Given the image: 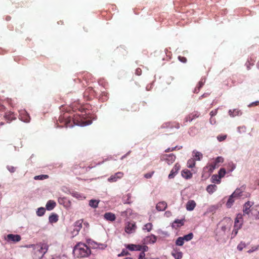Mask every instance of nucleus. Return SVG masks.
<instances>
[{"instance_id": "obj_35", "label": "nucleus", "mask_w": 259, "mask_h": 259, "mask_svg": "<svg viewBox=\"0 0 259 259\" xmlns=\"http://www.w3.org/2000/svg\"><path fill=\"white\" fill-rule=\"evenodd\" d=\"M49 178V176L47 175H41L39 176H35L34 179L35 180H42L47 179Z\"/></svg>"}, {"instance_id": "obj_40", "label": "nucleus", "mask_w": 259, "mask_h": 259, "mask_svg": "<svg viewBox=\"0 0 259 259\" xmlns=\"http://www.w3.org/2000/svg\"><path fill=\"white\" fill-rule=\"evenodd\" d=\"M226 174V170L225 168H221L219 171V179H221L223 177H224L225 175Z\"/></svg>"}, {"instance_id": "obj_1", "label": "nucleus", "mask_w": 259, "mask_h": 259, "mask_svg": "<svg viewBox=\"0 0 259 259\" xmlns=\"http://www.w3.org/2000/svg\"><path fill=\"white\" fill-rule=\"evenodd\" d=\"M59 121L63 124L61 125L66 127H72L73 124L83 126L87 124L86 121H84L83 118L79 114H76L73 116H68V114L65 113L62 116L59 118Z\"/></svg>"}, {"instance_id": "obj_27", "label": "nucleus", "mask_w": 259, "mask_h": 259, "mask_svg": "<svg viewBox=\"0 0 259 259\" xmlns=\"http://www.w3.org/2000/svg\"><path fill=\"white\" fill-rule=\"evenodd\" d=\"M49 219L51 223H55L58 221V216L56 214H52L49 217Z\"/></svg>"}, {"instance_id": "obj_46", "label": "nucleus", "mask_w": 259, "mask_h": 259, "mask_svg": "<svg viewBox=\"0 0 259 259\" xmlns=\"http://www.w3.org/2000/svg\"><path fill=\"white\" fill-rule=\"evenodd\" d=\"M154 173V171H152L150 172H148L147 174H145L144 175V177L146 179H150L152 177Z\"/></svg>"}, {"instance_id": "obj_14", "label": "nucleus", "mask_w": 259, "mask_h": 259, "mask_svg": "<svg viewBox=\"0 0 259 259\" xmlns=\"http://www.w3.org/2000/svg\"><path fill=\"white\" fill-rule=\"evenodd\" d=\"M20 119L26 122H28L30 121V117L28 114V113L25 110L22 111L20 113Z\"/></svg>"}, {"instance_id": "obj_3", "label": "nucleus", "mask_w": 259, "mask_h": 259, "mask_svg": "<svg viewBox=\"0 0 259 259\" xmlns=\"http://www.w3.org/2000/svg\"><path fill=\"white\" fill-rule=\"evenodd\" d=\"M34 253L38 257H42L48 250V245L46 244H37L34 248Z\"/></svg>"}, {"instance_id": "obj_12", "label": "nucleus", "mask_w": 259, "mask_h": 259, "mask_svg": "<svg viewBox=\"0 0 259 259\" xmlns=\"http://www.w3.org/2000/svg\"><path fill=\"white\" fill-rule=\"evenodd\" d=\"M243 220L241 214H238L235 220L234 227L235 228H240L242 225Z\"/></svg>"}, {"instance_id": "obj_18", "label": "nucleus", "mask_w": 259, "mask_h": 259, "mask_svg": "<svg viewBox=\"0 0 259 259\" xmlns=\"http://www.w3.org/2000/svg\"><path fill=\"white\" fill-rule=\"evenodd\" d=\"M245 187L242 186L240 188H237L233 193L232 196H234L235 197L242 196V193L244 191Z\"/></svg>"}, {"instance_id": "obj_30", "label": "nucleus", "mask_w": 259, "mask_h": 259, "mask_svg": "<svg viewBox=\"0 0 259 259\" xmlns=\"http://www.w3.org/2000/svg\"><path fill=\"white\" fill-rule=\"evenodd\" d=\"M234 197H235L234 196H232V194L230 196L228 201L226 203V206H227V207L230 208L232 206L234 202Z\"/></svg>"}, {"instance_id": "obj_37", "label": "nucleus", "mask_w": 259, "mask_h": 259, "mask_svg": "<svg viewBox=\"0 0 259 259\" xmlns=\"http://www.w3.org/2000/svg\"><path fill=\"white\" fill-rule=\"evenodd\" d=\"M223 162L224 158L221 156L218 157L214 161V162L217 165H218V167L219 166L220 163H223Z\"/></svg>"}, {"instance_id": "obj_19", "label": "nucleus", "mask_w": 259, "mask_h": 259, "mask_svg": "<svg viewBox=\"0 0 259 259\" xmlns=\"http://www.w3.org/2000/svg\"><path fill=\"white\" fill-rule=\"evenodd\" d=\"M5 118L8 121H11L16 119V116L14 113L11 111H9L6 113Z\"/></svg>"}, {"instance_id": "obj_5", "label": "nucleus", "mask_w": 259, "mask_h": 259, "mask_svg": "<svg viewBox=\"0 0 259 259\" xmlns=\"http://www.w3.org/2000/svg\"><path fill=\"white\" fill-rule=\"evenodd\" d=\"M96 92L91 87L85 90L83 93V97L88 100H91L96 95Z\"/></svg>"}, {"instance_id": "obj_21", "label": "nucleus", "mask_w": 259, "mask_h": 259, "mask_svg": "<svg viewBox=\"0 0 259 259\" xmlns=\"http://www.w3.org/2000/svg\"><path fill=\"white\" fill-rule=\"evenodd\" d=\"M126 248L129 250L133 251V250H141L142 247L141 245H135V244H128L126 246Z\"/></svg>"}, {"instance_id": "obj_11", "label": "nucleus", "mask_w": 259, "mask_h": 259, "mask_svg": "<svg viewBox=\"0 0 259 259\" xmlns=\"http://www.w3.org/2000/svg\"><path fill=\"white\" fill-rule=\"evenodd\" d=\"M123 175L124 174L122 172H117L114 175H112L111 176H110L108 178V181L109 182H115L118 179H120L121 178H122Z\"/></svg>"}, {"instance_id": "obj_49", "label": "nucleus", "mask_w": 259, "mask_h": 259, "mask_svg": "<svg viewBox=\"0 0 259 259\" xmlns=\"http://www.w3.org/2000/svg\"><path fill=\"white\" fill-rule=\"evenodd\" d=\"M204 82L205 80H203V79H201L198 82L197 86H198L199 88L201 89L204 85Z\"/></svg>"}, {"instance_id": "obj_39", "label": "nucleus", "mask_w": 259, "mask_h": 259, "mask_svg": "<svg viewBox=\"0 0 259 259\" xmlns=\"http://www.w3.org/2000/svg\"><path fill=\"white\" fill-rule=\"evenodd\" d=\"M82 222L83 220H79L75 222V226L77 227L76 229L79 230L81 228Z\"/></svg>"}, {"instance_id": "obj_29", "label": "nucleus", "mask_w": 259, "mask_h": 259, "mask_svg": "<svg viewBox=\"0 0 259 259\" xmlns=\"http://www.w3.org/2000/svg\"><path fill=\"white\" fill-rule=\"evenodd\" d=\"M172 255L176 259H181L183 257V253L181 251H175L174 252H172Z\"/></svg>"}, {"instance_id": "obj_4", "label": "nucleus", "mask_w": 259, "mask_h": 259, "mask_svg": "<svg viewBox=\"0 0 259 259\" xmlns=\"http://www.w3.org/2000/svg\"><path fill=\"white\" fill-rule=\"evenodd\" d=\"M161 160L165 161L168 165L173 163L176 158V156L173 154H164L161 156Z\"/></svg>"}, {"instance_id": "obj_25", "label": "nucleus", "mask_w": 259, "mask_h": 259, "mask_svg": "<svg viewBox=\"0 0 259 259\" xmlns=\"http://www.w3.org/2000/svg\"><path fill=\"white\" fill-rule=\"evenodd\" d=\"M184 225L183 221L182 220H176L172 224V228H177Z\"/></svg>"}, {"instance_id": "obj_45", "label": "nucleus", "mask_w": 259, "mask_h": 259, "mask_svg": "<svg viewBox=\"0 0 259 259\" xmlns=\"http://www.w3.org/2000/svg\"><path fill=\"white\" fill-rule=\"evenodd\" d=\"M227 138V135H219L217 137V139L220 141L222 142L225 140Z\"/></svg>"}, {"instance_id": "obj_23", "label": "nucleus", "mask_w": 259, "mask_h": 259, "mask_svg": "<svg viewBox=\"0 0 259 259\" xmlns=\"http://www.w3.org/2000/svg\"><path fill=\"white\" fill-rule=\"evenodd\" d=\"M229 114L231 117H234L235 116L240 115L242 114L241 111L238 109H235L233 110H229Z\"/></svg>"}, {"instance_id": "obj_48", "label": "nucleus", "mask_w": 259, "mask_h": 259, "mask_svg": "<svg viewBox=\"0 0 259 259\" xmlns=\"http://www.w3.org/2000/svg\"><path fill=\"white\" fill-rule=\"evenodd\" d=\"M178 59L181 62L183 63H186L187 61L186 58L183 56H179L178 57Z\"/></svg>"}, {"instance_id": "obj_16", "label": "nucleus", "mask_w": 259, "mask_h": 259, "mask_svg": "<svg viewBox=\"0 0 259 259\" xmlns=\"http://www.w3.org/2000/svg\"><path fill=\"white\" fill-rule=\"evenodd\" d=\"M181 175L185 179H190L192 177V172L187 169H184L182 171Z\"/></svg>"}, {"instance_id": "obj_44", "label": "nucleus", "mask_w": 259, "mask_h": 259, "mask_svg": "<svg viewBox=\"0 0 259 259\" xmlns=\"http://www.w3.org/2000/svg\"><path fill=\"white\" fill-rule=\"evenodd\" d=\"M8 170L11 172H14L16 171V167L12 165L7 166Z\"/></svg>"}, {"instance_id": "obj_34", "label": "nucleus", "mask_w": 259, "mask_h": 259, "mask_svg": "<svg viewBox=\"0 0 259 259\" xmlns=\"http://www.w3.org/2000/svg\"><path fill=\"white\" fill-rule=\"evenodd\" d=\"M184 241H189L191 240L193 237V234L192 233H190L187 235L182 237Z\"/></svg>"}, {"instance_id": "obj_13", "label": "nucleus", "mask_w": 259, "mask_h": 259, "mask_svg": "<svg viewBox=\"0 0 259 259\" xmlns=\"http://www.w3.org/2000/svg\"><path fill=\"white\" fill-rule=\"evenodd\" d=\"M253 205V203L250 201L246 202L243 206V211L244 214H249L251 213V206Z\"/></svg>"}, {"instance_id": "obj_59", "label": "nucleus", "mask_w": 259, "mask_h": 259, "mask_svg": "<svg viewBox=\"0 0 259 259\" xmlns=\"http://www.w3.org/2000/svg\"><path fill=\"white\" fill-rule=\"evenodd\" d=\"M200 90V88H199L198 86H197L194 89V93H198L199 92Z\"/></svg>"}, {"instance_id": "obj_38", "label": "nucleus", "mask_w": 259, "mask_h": 259, "mask_svg": "<svg viewBox=\"0 0 259 259\" xmlns=\"http://www.w3.org/2000/svg\"><path fill=\"white\" fill-rule=\"evenodd\" d=\"M184 243V241L182 237H179L176 241V244L178 246H182Z\"/></svg>"}, {"instance_id": "obj_51", "label": "nucleus", "mask_w": 259, "mask_h": 259, "mask_svg": "<svg viewBox=\"0 0 259 259\" xmlns=\"http://www.w3.org/2000/svg\"><path fill=\"white\" fill-rule=\"evenodd\" d=\"M135 73L137 75H140L142 74V69L140 68H138L136 70Z\"/></svg>"}, {"instance_id": "obj_8", "label": "nucleus", "mask_w": 259, "mask_h": 259, "mask_svg": "<svg viewBox=\"0 0 259 259\" xmlns=\"http://www.w3.org/2000/svg\"><path fill=\"white\" fill-rule=\"evenodd\" d=\"M180 127V124L178 122H165L161 126L162 129H172L174 128L179 129Z\"/></svg>"}, {"instance_id": "obj_10", "label": "nucleus", "mask_w": 259, "mask_h": 259, "mask_svg": "<svg viewBox=\"0 0 259 259\" xmlns=\"http://www.w3.org/2000/svg\"><path fill=\"white\" fill-rule=\"evenodd\" d=\"M181 168V165L178 163H176L172 169L171 170L170 174L168 175V178L169 179L174 178L176 175L178 174V171Z\"/></svg>"}, {"instance_id": "obj_60", "label": "nucleus", "mask_w": 259, "mask_h": 259, "mask_svg": "<svg viewBox=\"0 0 259 259\" xmlns=\"http://www.w3.org/2000/svg\"><path fill=\"white\" fill-rule=\"evenodd\" d=\"M63 198H59L58 199V202H59V203H62V201H63Z\"/></svg>"}, {"instance_id": "obj_47", "label": "nucleus", "mask_w": 259, "mask_h": 259, "mask_svg": "<svg viewBox=\"0 0 259 259\" xmlns=\"http://www.w3.org/2000/svg\"><path fill=\"white\" fill-rule=\"evenodd\" d=\"M259 105V101H255V102H252L250 104H249L248 105V107H253V106H257Z\"/></svg>"}, {"instance_id": "obj_6", "label": "nucleus", "mask_w": 259, "mask_h": 259, "mask_svg": "<svg viewBox=\"0 0 259 259\" xmlns=\"http://www.w3.org/2000/svg\"><path fill=\"white\" fill-rule=\"evenodd\" d=\"M200 114L198 111H194L185 117L184 119V124L186 125V122H191L193 120L200 116Z\"/></svg>"}, {"instance_id": "obj_53", "label": "nucleus", "mask_w": 259, "mask_h": 259, "mask_svg": "<svg viewBox=\"0 0 259 259\" xmlns=\"http://www.w3.org/2000/svg\"><path fill=\"white\" fill-rule=\"evenodd\" d=\"M141 250L142 251V252H144V253L145 251H147L148 250V247L146 245H141Z\"/></svg>"}, {"instance_id": "obj_55", "label": "nucleus", "mask_w": 259, "mask_h": 259, "mask_svg": "<svg viewBox=\"0 0 259 259\" xmlns=\"http://www.w3.org/2000/svg\"><path fill=\"white\" fill-rule=\"evenodd\" d=\"M240 228H235L234 227V229L232 231V234H234L235 236L237 235V233H238V230Z\"/></svg>"}, {"instance_id": "obj_43", "label": "nucleus", "mask_w": 259, "mask_h": 259, "mask_svg": "<svg viewBox=\"0 0 259 259\" xmlns=\"http://www.w3.org/2000/svg\"><path fill=\"white\" fill-rule=\"evenodd\" d=\"M130 253L126 249H123L121 252L118 255V256H123L128 255Z\"/></svg>"}, {"instance_id": "obj_32", "label": "nucleus", "mask_w": 259, "mask_h": 259, "mask_svg": "<svg viewBox=\"0 0 259 259\" xmlns=\"http://www.w3.org/2000/svg\"><path fill=\"white\" fill-rule=\"evenodd\" d=\"M99 201L96 200L92 199L89 202V205L94 208L98 207Z\"/></svg>"}, {"instance_id": "obj_15", "label": "nucleus", "mask_w": 259, "mask_h": 259, "mask_svg": "<svg viewBox=\"0 0 259 259\" xmlns=\"http://www.w3.org/2000/svg\"><path fill=\"white\" fill-rule=\"evenodd\" d=\"M251 214L256 219H259V205H255L251 207Z\"/></svg>"}, {"instance_id": "obj_20", "label": "nucleus", "mask_w": 259, "mask_h": 259, "mask_svg": "<svg viewBox=\"0 0 259 259\" xmlns=\"http://www.w3.org/2000/svg\"><path fill=\"white\" fill-rule=\"evenodd\" d=\"M167 207V203L164 201L159 202L156 205V208L158 211H163Z\"/></svg>"}, {"instance_id": "obj_56", "label": "nucleus", "mask_w": 259, "mask_h": 259, "mask_svg": "<svg viewBox=\"0 0 259 259\" xmlns=\"http://www.w3.org/2000/svg\"><path fill=\"white\" fill-rule=\"evenodd\" d=\"M217 175H213L212 177V179H213V181L217 180V183H220V180H217Z\"/></svg>"}, {"instance_id": "obj_9", "label": "nucleus", "mask_w": 259, "mask_h": 259, "mask_svg": "<svg viewBox=\"0 0 259 259\" xmlns=\"http://www.w3.org/2000/svg\"><path fill=\"white\" fill-rule=\"evenodd\" d=\"M137 226L134 222H128L125 227V231L128 234L133 233L136 231Z\"/></svg>"}, {"instance_id": "obj_50", "label": "nucleus", "mask_w": 259, "mask_h": 259, "mask_svg": "<svg viewBox=\"0 0 259 259\" xmlns=\"http://www.w3.org/2000/svg\"><path fill=\"white\" fill-rule=\"evenodd\" d=\"M245 244L244 243H240L238 246H237V249L239 250H242V249L243 248V247H245Z\"/></svg>"}, {"instance_id": "obj_61", "label": "nucleus", "mask_w": 259, "mask_h": 259, "mask_svg": "<svg viewBox=\"0 0 259 259\" xmlns=\"http://www.w3.org/2000/svg\"><path fill=\"white\" fill-rule=\"evenodd\" d=\"M246 66H247V69H248V70L250 69V67H249V66H248V64H247V63H246Z\"/></svg>"}, {"instance_id": "obj_17", "label": "nucleus", "mask_w": 259, "mask_h": 259, "mask_svg": "<svg viewBox=\"0 0 259 259\" xmlns=\"http://www.w3.org/2000/svg\"><path fill=\"white\" fill-rule=\"evenodd\" d=\"M196 205V202H195V201L191 200H189L187 202V203L186 204V207L188 210L192 211L194 209Z\"/></svg>"}, {"instance_id": "obj_41", "label": "nucleus", "mask_w": 259, "mask_h": 259, "mask_svg": "<svg viewBox=\"0 0 259 259\" xmlns=\"http://www.w3.org/2000/svg\"><path fill=\"white\" fill-rule=\"evenodd\" d=\"M46 212V209L43 207L39 208L37 211V214L38 216H42Z\"/></svg>"}, {"instance_id": "obj_28", "label": "nucleus", "mask_w": 259, "mask_h": 259, "mask_svg": "<svg viewBox=\"0 0 259 259\" xmlns=\"http://www.w3.org/2000/svg\"><path fill=\"white\" fill-rule=\"evenodd\" d=\"M216 167H218V165H217L214 161L206 166V168L210 172H212Z\"/></svg>"}, {"instance_id": "obj_31", "label": "nucleus", "mask_w": 259, "mask_h": 259, "mask_svg": "<svg viewBox=\"0 0 259 259\" xmlns=\"http://www.w3.org/2000/svg\"><path fill=\"white\" fill-rule=\"evenodd\" d=\"M147 240L149 243H154L157 240V237L154 235H151L150 236L147 237Z\"/></svg>"}, {"instance_id": "obj_52", "label": "nucleus", "mask_w": 259, "mask_h": 259, "mask_svg": "<svg viewBox=\"0 0 259 259\" xmlns=\"http://www.w3.org/2000/svg\"><path fill=\"white\" fill-rule=\"evenodd\" d=\"M217 112H218L217 109L212 110L210 112V115L211 116V117H213L217 114Z\"/></svg>"}, {"instance_id": "obj_62", "label": "nucleus", "mask_w": 259, "mask_h": 259, "mask_svg": "<svg viewBox=\"0 0 259 259\" xmlns=\"http://www.w3.org/2000/svg\"><path fill=\"white\" fill-rule=\"evenodd\" d=\"M0 108H1V110L3 109H4V108H5V107H4L3 106H1L0 107Z\"/></svg>"}, {"instance_id": "obj_7", "label": "nucleus", "mask_w": 259, "mask_h": 259, "mask_svg": "<svg viewBox=\"0 0 259 259\" xmlns=\"http://www.w3.org/2000/svg\"><path fill=\"white\" fill-rule=\"evenodd\" d=\"M21 239V237L20 235L18 234H9L5 237V240L9 242H18L20 241Z\"/></svg>"}, {"instance_id": "obj_64", "label": "nucleus", "mask_w": 259, "mask_h": 259, "mask_svg": "<svg viewBox=\"0 0 259 259\" xmlns=\"http://www.w3.org/2000/svg\"><path fill=\"white\" fill-rule=\"evenodd\" d=\"M257 67H258V69H259V61H258V63H257Z\"/></svg>"}, {"instance_id": "obj_54", "label": "nucleus", "mask_w": 259, "mask_h": 259, "mask_svg": "<svg viewBox=\"0 0 259 259\" xmlns=\"http://www.w3.org/2000/svg\"><path fill=\"white\" fill-rule=\"evenodd\" d=\"M145 256V254L144 252H141L140 253V255H139V259H143L144 258Z\"/></svg>"}, {"instance_id": "obj_42", "label": "nucleus", "mask_w": 259, "mask_h": 259, "mask_svg": "<svg viewBox=\"0 0 259 259\" xmlns=\"http://www.w3.org/2000/svg\"><path fill=\"white\" fill-rule=\"evenodd\" d=\"M194 157L195 159L197 160H200L202 158V154L199 152H194Z\"/></svg>"}, {"instance_id": "obj_2", "label": "nucleus", "mask_w": 259, "mask_h": 259, "mask_svg": "<svg viewBox=\"0 0 259 259\" xmlns=\"http://www.w3.org/2000/svg\"><path fill=\"white\" fill-rule=\"evenodd\" d=\"M73 253L77 258L86 257L91 254V250L85 244L79 242L74 247Z\"/></svg>"}, {"instance_id": "obj_22", "label": "nucleus", "mask_w": 259, "mask_h": 259, "mask_svg": "<svg viewBox=\"0 0 259 259\" xmlns=\"http://www.w3.org/2000/svg\"><path fill=\"white\" fill-rule=\"evenodd\" d=\"M104 218L110 221H113L115 220L116 217L114 213L111 212H106L104 215Z\"/></svg>"}, {"instance_id": "obj_24", "label": "nucleus", "mask_w": 259, "mask_h": 259, "mask_svg": "<svg viewBox=\"0 0 259 259\" xmlns=\"http://www.w3.org/2000/svg\"><path fill=\"white\" fill-rule=\"evenodd\" d=\"M56 205V202L54 200H49L48 201L46 204V208L48 210H51Z\"/></svg>"}, {"instance_id": "obj_33", "label": "nucleus", "mask_w": 259, "mask_h": 259, "mask_svg": "<svg viewBox=\"0 0 259 259\" xmlns=\"http://www.w3.org/2000/svg\"><path fill=\"white\" fill-rule=\"evenodd\" d=\"M153 227V225L151 223H148L145 224L143 229V230H146L147 232H150L152 229Z\"/></svg>"}, {"instance_id": "obj_58", "label": "nucleus", "mask_w": 259, "mask_h": 259, "mask_svg": "<svg viewBox=\"0 0 259 259\" xmlns=\"http://www.w3.org/2000/svg\"><path fill=\"white\" fill-rule=\"evenodd\" d=\"M176 148V147H174V148H172V149H170V148H167V149H166L165 150V152H169V151H172L174 150H175Z\"/></svg>"}, {"instance_id": "obj_57", "label": "nucleus", "mask_w": 259, "mask_h": 259, "mask_svg": "<svg viewBox=\"0 0 259 259\" xmlns=\"http://www.w3.org/2000/svg\"><path fill=\"white\" fill-rule=\"evenodd\" d=\"M102 96H105V98H103L102 99H103V100H107V93H106V92H103L102 93Z\"/></svg>"}, {"instance_id": "obj_36", "label": "nucleus", "mask_w": 259, "mask_h": 259, "mask_svg": "<svg viewBox=\"0 0 259 259\" xmlns=\"http://www.w3.org/2000/svg\"><path fill=\"white\" fill-rule=\"evenodd\" d=\"M187 165L189 168H193L195 165V160L193 158L190 159L187 162Z\"/></svg>"}, {"instance_id": "obj_26", "label": "nucleus", "mask_w": 259, "mask_h": 259, "mask_svg": "<svg viewBox=\"0 0 259 259\" xmlns=\"http://www.w3.org/2000/svg\"><path fill=\"white\" fill-rule=\"evenodd\" d=\"M217 186L215 185H209L206 188V191L209 194H212L217 190Z\"/></svg>"}, {"instance_id": "obj_63", "label": "nucleus", "mask_w": 259, "mask_h": 259, "mask_svg": "<svg viewBox=\"0 0 259 259\" xmlns=\"http://www.w3.org/2000/svg\"><path fill=\"white\" fill-rule=\"evenodd\" d=\"M84 225H85L86 226H88L89 224L88 223H84Z\"/></svg>"}]
</instances>
